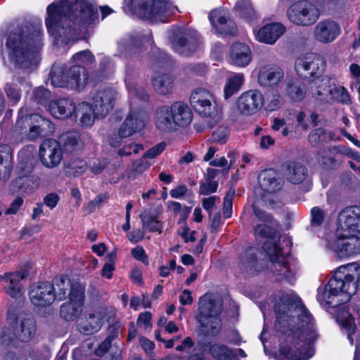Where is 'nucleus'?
<instances>
[{"label": "nucleus", "instance_id": "1", "mask_svg": "<svg viewBox=\"0 0 360 360\" xmlns=\"http://www.w3.org/2000/svg\"><path fill=\"white\" fill-rule=\"evenodd\" d=\"M275 310L276 330L292 340V347L279 349L282 360H308L314 355L311 345L318 337L311 314L297 297H284Z\"/></svg>", "mask_w": 360, "mask_h": 360}, {"label": "nucleus", "instance_id": "2", "mask_svg": "<svg viewBox=\"0 0 360 360\" xmlns=\"http://www.w3.org/2000/svg\"><path fill=\"white\" fill-rule=\"evenodd\" d=\"M46 25L58 41L68 44L80 33L98 22L97 6L87 0H58L47 7Z\"/></svg>", "mask_w": 360, "mask_h": 360}, {"label": "nucleus", "instance_id": "3", "mask_svg": "<svg viewBox=\"0 0 360 360\" xmlns=\"http://www.w3.org/2000/svg\"><path fill=\"white\" fill-rule=\"evenodd\" d=\"M360 281V266L356 263L339 267L326 287L319 292L321 304L335 308L349 302L357 292Z\"/></svg>", "mask_w": 360, "mask_h": 360}, {"label": "nucleus", "instance_id": "4", "mask_svg": "<svg viewBox=\"0 0 360 360\" xmlns=\"http://www.w3.org/2000/svg\"><path fill=\"white\" fill-rule=\"evenodd\" d=\"M41 31L32 25H25L6 37V48L8 57L15 65L28 68L37 63L41 46Z\"/></svg>", "mask_w": 360, "mask_h": 360}, {"label": "nucleus", "instance_id": "5", "mask_svg": "<svg viewBox=\"0 0 360 360\" xmlns=\"http://www.w3.org/2000/svg\"><path fill=\"white\" fill-rule=\"evenodd\" d=\"M326 65V60L322 56L315 53H307L296 59L295 69L301 78L314 81L323 74Z\"/></svg>", "mask_w": 360, "mask_h": 360}, {"label": "nucleus", "instance_id": "6", "mask_svg": "<svg viewBox=\"0 0 360 360\" xmlns=\"http://www.w3.org/2000/svg\"><path fill=\"white\" fill-rule=\"evenodd\" d=\"M336 235L340 237L360 238V207H348L339 213L337 219Z\"/></svg>", "mask_w": 360, "mask_h": 360}, {"label": "nucleus", "instance_id": "7", "mask_svg": "<svg viewBox=\"0 0 360 360\" xmlns=\"http://www.w3.org/2000/svg\"><path fill=\"white\" fill-rule=\"evenodd\" d=\"M319 16V9L308 1L295 2L287 10V17L289 20L297 25H313Z\"/></svg>", "mask_w": 360, "mask_h": 360}, {"label": "nucleus", "instance_id": "8", "mask_svg": "<svg viewBox=\"0 0 360 360\" xmlns=\"http://www.w3.org/2000/svg\"><path fill=\"white\" fill-rule=\"evenodd\" d=\"M136 14L153 22H165L167 18L168 4L166 0H132Z\"/></svg>", "mask_w": 360, "mask_h": 360}, {"label": "nucleus", "instance_id": "9", "mask_svg": "<svg viewBox=\"0 0 360 360\" xmlns=\"http://www.w3.org/2000/svg\"><path fill=\"white\" fill-rule=\"evenodd\" d=\"M169 37L174 51L182 55L193 53L199 45L197 32L190 29L175 28Z\"/></svg>", "mask_w": 360, "mask_h": 360}, {"label": "nucleus", "instance_id": "10", "mask_svg": "<svg viewBox=\"0 0 360 360\" xmlns=\"http://www.w3.org/2000/svg\"><path fill=\"white\" fill-rule=\"evenodd\" d=\"M25 122L29 126L27 136L30 140L49 136L54 131L51 122L37 114L27 115L25 118L22 117L17 121L16 126L21 128Z\"/></svg>", "mask_w": 360, "mask_h": 360}, {"label": "nucleus", "instance_id": "11", "mask_svg": "<svg viewBox=\"0 0 360 360\" xmlns=\"http://www.w3.org/2000/svg\"><path fill=\"white\" fill-rule=\"evenodd\" d=\"M117 94V91L112 88L99 90L94 94L91 105L94 108V115L97 117H105L113 109Z\"/></svg>", "mask_w": 360, "mask_h": 360}, {"label": "nucleus", "instance_id": "12", "mask_svg": "<svg viewBox=\"0 0 360 360\" xmlns=\"http://www.w3.org/2000/svg\"><path fill=\"white\" fill-rule=\"evenodd\" d=\"M264 103L262 93L257 89H250L241 94L237 100V110L244 116L255 115L261 110Z\"/></svg>", "mask_w": 360, "mask_h": 360}, {"label": "nucleus", "instance_id": "13", "mask_svg": "<svg viewBox=\"0 0 360 360\" xmlns=\"http://www.w3.org/2000/svg\"><path fill=\"white\" fill-rule=\"evenodd\" d=\"M190 101L194 110L201 116L213 117L217 113L213 96L206 89H198L193 91Z\"/></svg>", "mask_w": 360, "mask_h": 360}, {"label": "nucleus", "instance_id": "14", "mask_svg": "<svg viewBox=\"0 0 360 360\" xmlns=\"http://www.w3.org/2000/svg\"><path fill=\"white\" fill-rule=\"evenodd\" d=\"M29 295L31 303L41 308L50 306L56 300L53 285L47 281L33 284Z\"/></svg>", "mask_w": 360, "mask_h": 360}, {"label": "nucleus", "instance_id": "15", "mask_svg": "<svg viewBox=\"0 0 360 360\" xmlns=\"http://www.w3.org/2000/svg\"><path fill=\"white\" fill-rule=\"evenodd\" d=\"M146 118V115L141 108H131L119 129V136L127 138L141 131L145 127Z\"/></svg>", "mask_w": 360, "mask_h": 360}, {"label": "nucleus", "instance_id": "16", "mask_svg": "<svg viewBox=\"0 0 360 360\" xmlns=\"http://www.w3.org/2000/svg\"><path fill=\"white\" fill-rule=\"evenodd\" d=\"M39 156L45 167L53 168L58 166L63 158L60 143L52 139L44 140L39 148Z\"/></svg>", "mask_w": 360, "mask_h": 360}, {"label": "nucleus", "instance_id": "17", "mask_svg": "<svg viewBox=\"0 0 360 360\" xmlns=\"http://www.w3.org/2000/svg\"><path fill=\"white\" fill-rule=\"evenodd\" d=\"M7 323L15 331L18 339L22 342L30 341L35 335L37 325L34 319L32 316L23 318L18 323L15 316L9 314Z\"/></svg>", "mask_w": 360, "mask_h": 360}, {"label": "nucleus", "instance_id": "18", "mask_svg": "<svg viewBox=\"0 0 360 360\" xmlns=\"http://www.w3.org/2000/svg\"><path fill=\"white\" fill-rule=\"evenodd\" d=\"M27 276L25 271H20L0 276V281L4 282V289L6 294L12 298L18 299L22 295L23 287L21 281Z\"/></svg>", "mask_w": 360, "mask_h": 360}, {"label": "nucleus", "instance_id": "19", "mask_svg": "<svg viewBox=\"0 0 360 360\" xmlns=\"http://www.w3.org/2000/svg\"><path fill=\"white\" fill-rule=\"evenodd\" d=\"M340 33L339 25L330 20H321L318 22L314 30L315 39L321 43H330Z\"/></svg>", "mask_w": 360, "mask_h": 360}, {"label": "nucleus", "instance_id": "20", "mask_svg": "<svg viewBox=\"0 0 360 360\" xmlns=\"http://www.w3.org/2000/svg\"><path fill=\"white\" fill-rule=\"evenodd\" d=\"M332 249L340 257H347L360 252V239L356 236H338Z\"/></svg>", "mask_w": 360, "mask_h": 360}, {"label": "nucleus", "instance_id": "21", "mask_svg": "<svg viewBox=\"0 0 360 360\" xmlns=\"http://www.w3.org/2000/svg\"><path fill=\"white\" fill-rule=\"evenodd\" d=\"M169 105H162L154 111L153 121L155 127L164 133L176 131Z\"/></svg>", "mask_w": 360, "mask_h": 360}, {"label": "nucleus", "instance_id": "22", "mask_svg": "<svg viewBox=\"0 0 360 360\" xmlns=\"http://www.w3.org/2000/svg\"><path fill=\"white\" fill-rule=\"evenodd\" d=\"M20 175L15 178L10 186V191L13 193L27 194L34 190V179L29 176L32 171L31 166L25 168L22 163L20 165Z\"/></svg>", "mask_w": 360, "mask_h": 360}, {"label": "nucleus", "instance_id": "23", "mask_svg": "<svg viewBox=\"0 0 360 360\" xmlns=\"http://www.w3.org/2000/svg\"><path fill=\"white\" fill-rule=\"evenodd\" d=\"M282 172L286 180L292 184L302 183L308 176V169L300 162L289 160L282 165Z\"/></svg>", "mask_w": 360, "mask_h": 360}, {"label": "nucleus", "instance_id": "24", "mask_svg": "<svg viewBox=\"0 0 360 360\" xmlns=\"http://www.w3.org/2000/svg\"><path fill=\"white\" fill-rule=\"evenodd\" d=\"M198 310L195 318L219 316L222 311L221 301L211 294H205L199 299Z\"/></svg>", "mask_w": 360, "mask_h": 360}, {"label": "nucleus", "instance_id": "25", "mask_svg": "<svg viewBox=\"0 0 360 360\" xmlns=\"http://www.w3.org/2000/svg\"><path fill=\"white\" fill-rule=\"evenodd\" d=\"M68 84L67 88L82 91L83 90L89 79V72L82 65H72L67 70Z\"/></svg>", "mask_w": 360, "mask_h": 360}, {"label": "nucleus", "instance_id": "26", "mask_svg": "<svg viewBox=\"0 0 360 360\" xmlns=\"http://www.w3.org/2000/svg\"><path fill=\"white\" fill-rule=\"evenodd\" d=\"M169 106L176 130L180 127H187L191 122L193 113L191 109L186 103L176 101Z\"/></svg>", "mask_w": 360, "mask_h": 360}, {"label": "nucleus", "instance_id": "27", "mask_svg": "<svg viewBox=\"0 0 360 360\" xmlns=\"http://www.w3.org/2000/svg\"><path fill=\"white\" fill-rule=\"evenodd\" d=\"M231 63L238 67H245L252 60V51L250 47L241 42L234 43L230 49Z\"/></svg>", "mask_w": 360, "mask_h": 360}, {"label": "nucleus", "instance_id": "28", "mask_svg": "<svg viewBox=\"0 0 360 360\" xmlns=\"http://www.w3.org/2000/svg\"><path fill=\"white\" fill-rule=\"evenodd\" d=\"M261 188L267 193H275L282 188L283 181L273 169L262 171L258 176Z\"/></svg>", "mask_w": 360, "mask_h": 360}, {"label": "nucleus", "instance_id": "29", "mask_svg": "<svg viewBox=\"0 0 360 360\" xmlns=\"http://www.w3.org/2000/svg\"><path fill=\"white\" fill-rule=\"evenodd\" d=\"M284 72L278 67H264L258 74L257 81L262 86H277L283 79Z\"/></svg>", "mask_w": 360, "mask_h": 360}, {"label": "nucleus", "instance_id": "30", "mask_svg": "<svg viewBox=\"0 0 360 360\" xmlns=\"http://www.w3.org/2000/svg\"><path fill=\"white\" fill-rule=\"evenodd\" d=\"M51 114L58 119H64L70 117L75 111L74 102L69 98H60L51 101L49 105Z\"/></svg>", "mask_w": 360, "mask_h": 360}, {"label": "nucleus", "instance_id": "31", "mask_svg": "<svg viewBox=\"0 0 360 360\" xmlns=\"http://www.w3.org/2000/svg\"><path fill=\"white\" fill-rule=\"evenodd\" d=\"M105 315V309L101 308L98 311L89 314L87 319L78 326L79 331L85 335H89L98 332L103 324V318Z\"/></svg>", "mask_w": 360, "mask_h": 360}, {"label": "nucleus", "instance_id": "32", "mask_svg": "<svg viewBox=\"0 0 360 360\" xmlns=\"http://www.w3.org/2000/svg\"><path fill=\"white\" fill-rule=\"evenodd\" d=\"M285 32V27L280 23L268 24L262 27L257 34L259 41L274 44Z\"/></svg>", "mask_w": 360, "mask_h": 360}, {"label": "nucleus", "instance_id": "33", "mask_svg": "<svg viewBox=\"0 0 360 360\" xmlns=\"http://www.w3.org/2000/svg\"><path fill=\"white\" fill-rule=\"evenodd\" d=\"M174 79L167 72L155 71L152 76V84L155 91L161 95H166L172 92Z\"/></svg>", "mask_w": 360, "mask_h": 360}, {"label": "nucleus", "instance_id": "34", "mask_svg": "<svg viewBox=\"0 0 360 360\" xmlns=\"http://www.w3.org/2000/svg\"><path fill=\"white\" fill-rule=\"evenodd\" d=\"M200 324L202 333L207 337L217 336L221 329V321L219 316L195 318Z\"/></svg>", "mask_w": 360, "mask_h": 360}, {"label": "nucleus", "instance_id": "35", "mask_svg": "<svg viewBox=\"0 0 360 360\" xmlns=\"http://www.w3.org/2000/svg\"><path fill=\"white\" fill-rule=\"evenodd\" d=\"M205 347H207L208 354L217 360L236 359V354L235 352L225 345L208 342L205 345Z\"/></svg>", "mask_w": 360, "mask_h": 360}, {"label": "nucleus", "instance_id": "36", "mask_svg": "<svg viewBox=\"0 0 360 360\" xmlns=\"http://www.w3.org/2000/svg\"><path fill=\"white\" fill-rule=\"evenodd\" d=\"M334 79L328 76L323 77L320 83L312 90V96L322 103H330V96Z\"/></svg>", "mask_w": 360, "mask_h": 360}, {"label": "nucleus", "instance_id": "37", "mask_svg": "<svg viewBox=\"0 0 360 360\" xmlns=\"http://www.w3.org/2000/svg\"><path fill=\"white\" fill-rule=\"evenodd\" d=\"M258 250L254 248H249L242 254L240 259V269L247 273L253 274L259 271L257 254Z\"/></svg>", "mask_w": 360, "mask_h": 360}, {"label": "nucleus", "instance_id": "38", "mask_svg": "<svg viewBox=\"0 0 360 360\" xmlns=\"http://www.w3.org/2000/svg\"><path fill=\"white\" fill-rule=\"evenodd\" d=\"M68 77L65 65L60 62L55 63L50 72V81L56 87L67 88Z\"/></svg>", "mask_w": 360, "mask_h": 360}, {"label": "nucleus", "instance_id": "39", "mask_svg": "<svg viewBox=\"0 0 360 360\" xmlns=\"http://www.w3.org/2000/svg\"><path fill=\"white\" fill-rule=\"evenodd\" d=\"M76 116L79 117L81 125L89 127L94 122V118L96 117L94 114V108L88 103H82L78 105L76 108Z\"/></svg>", "mask_w": 360, "mask_h": 360}, {"label": "nucleus", "instance_id": "40", "mask_svg": "<svg viewBox=\"0 0 360 360\" xmlns=\"http://www.w3.org/2000/svg\"><path fill=\"white\" fill-rule=\"evenodd\" d=\"M334 137L335 134L333 131L323 128H317L309 133L308 141L311 146L317 147L321 144L330 142Z\"/></svg>", "mask_w": 360, "mask_h": 360}, {"label": "nucleus", "instance_id": "41", "mask_svg": "<svg viewBox=\"0 0 360 360\" xmlns=\"http://www.w3.org/2000/svg\"><path fill=\"white\" fill-rule=\"evenodd\" d=\"M51 283L54 288L56 300H63L67 297L72 283L68 276L63 275L54 278Z\"/></svg>", "mask_w": 360, "mask_h": 360}, {"label": "nucleus", "instance_id": "42", "mask_svg": "<svg viewBox=\"0 0 360 360\" xmlns=\"http://www.w3.org/2000/svg\"><path fill=\"white\" fill-rule=\"evenodd\" d=\"M244 79V75L243 73H237L233 76L229 77L226 79L224 88V98L229 99L236 94L240 89Z\"/></svg>", "mask_w": 360, "mask_h": 360}, {"label": "nucleus", "instance_id": "43", "mask_svg": "<svg viewBox=\"0 0 360 360\" xmlns=\"http://www.w3.org/2000/svg\"><path fill=\"white\" fill-rule=\"evenodd\" d=\"M143 39L139 36H130L128 38L122 39L119 43V49L121 52L129 55L139 53L141 50V43Z\"/></svg>", "mask_w": 360, "mask_h": 360}, {"label": "nucleus", "instance_id": "44", "mask_svg": "<svg viewBox=\"0 0 360 360\" xmlns=\"http://www.w3.org/2000/svg\"><path fill=\"white\" fill-rule=\"evenodd\" d=\"M333 153H335L333 147H325L319 150L317 160L320 166L324 169H330L340 165L339 161L330 155Z\"/></svg>", "mask_w": 360, "mask_h": 360}, {"label": "nucleus", "instance_id": "45", "mask_svg": "<svg viewBox=\"0 0 360 360\" xmlns=\"http://www.w3.org/2000/svg\"><path fill=\"white\" fill-rule=\"evenodd\" d=\"M82 304L68 301L60 306V316L68 321L75 320L82 313Z\"/></svg>", "mask_w": 360, "mask_h": 360}, {"label": "nucleus", "instance_id": "46", "mask_svg": "<svg viewBox=\"0 0 360 360\" xmlns=\"http://www.w3.org/2000/svg\"><path fill=\"white\" fill-rule=\"evenodd\" d=\"M79 136L77 131H68L61 134L58 143H60V148L63 146L65 152L72 153L78 146Z\"/></svg>", "mask_w": 360, "mask_h": 360}, {"label": "nucleus", "instance_id": "47", "mask_svg": "<svg viewBox=\"0 0 360 360\" xmlns=\"http://www.w3.org/2000/svg\"><path fill=\"white\" fill-rule=\"evenodd\" d=\"M271 268L275 275L281 276L280 280L285 279L290 283L293 281L294 274L290 270L283 258L273 262Z\"/></svg>", "mask_w": 360, "mask_h": 360}, {"label": "nucleus", "instance_id": "48", "mask_svg": "<svg viewBox=\"0 0 360 360\" xmlns=\"http://www.w3.org/2000/svg\"><path fill=\"white\" fill-rule=\"evenodd\" d=\"M142 222V229L145 231L148 230L151 232H162V223L156 217L151 216L148 212H143L140 214Z\"/></svg>", "mask_w": 360, "mask_h": 360}, {"label": "nucleus", "instance_id": "49", "mask_svg": "<svg viewBox=\"0 0 360 360\" xmlns=\"http://www.w3.org/2000/svg\"><path fill=\"white\" fill-rule=\"evenodd\" d=\"M338 102L345 105H350L352 100L347 90L343 86H336L334 84L330 96V103Z\"/></svg>", "mask_w": 360, "mask_h": 360}, {"label": "nucleus", "instance_id": "50", "mask_svg": "<svg viewBox=\"0 0 360 360\" xmlns=\"http://www.w3.org/2000/svg\"><path fill=\"white\" fill-rule=\"evenodd\" d=\"M310 214V224L307 226V230L314 232L322 226L325 219L326 212L319 207H314L311 210Z\"/></svg>", "mask_w": 360, "mask_h": 360}, {"label": "nucleus", "instance_id": "51", "mask_svg": "<svg viewBox=\"0 0 360 360\" xmlns=\"http://www.w3.org/2000/svg\"><path fill=\"white\" fill-rule=\"evenodd\" d=\"M86 169V163L80 159H74L70 161L65 167V172L69 176H77L83 174Z\"/></svg>", "mask_w": 360, "mask_h": 360}, {"label": "nucleus", "instance_id": "52", "mask_svg": "<svg viewBox=\"0 0 360 360\" xmlns=\"http://www.w3.org/2000/svg\"><path fill=\"white\" fill-rule=\"evenodd\" d=\"M337 321L343 328L347 330L348 337L350 338V335L355 330V326L354 323V319L349 313L346 307H343L342 311L337 314Z\"/></svg>", "mask_w": 360, "mask_h": 360}, {"label": "nucleus", "instance_id": "53", "mask_svg": "<svg viewBox=\"0 0 360 360\" xmlns=\"http://www.w3.org/2000/svg\"><path fill=\"white\" fill-rule=\"evenodd\" d=\"M235 8L241 17L244 18L252 20L256 17V12L250 0H240L237 1Z\"/></svg>", "mask_w": 360, "mask_h": 360}, {"label": "nucleus", "instance_id": "54", "mask_svg": "<svg viewBox=\"0 0 360 360\" xmlns=\"http://www.w3.org/2000/svg\"><path fill=\"white\" fill-rule=\"evenodd\" d=\"M210 20L217 30L219 26L226 24L231 20L229 16V13L224 9H214L211 11L209 15Z\"/></svg>", "mask_w": 360, "mask_h": 360}, {"label": "nucleus", "instance_id": "55", "mask_svg": "<svg viewBox=\"0 0 360 360\" xmlns=\"http://www.w3.org/2000/svg\"><path fill=\"white\" fill-rule=\"evenodd\" d=\"M85 287L79 283H72L71 288L68 292L69 301L74 302L83 305L84 298Z\"/></svg>", "mask_w": 360, "mask_h": 360}, {"label": "nucleus", "instance_id": "56", "mask_svg": "<svg viewBox=\"0 0 360 360\" xmlns=\"http://www.w3.org/2000/svg\"><path fill=\"white\" fill-rule=\"evenodd\" d=\"M17 340L18 339L15 335V331L9 325L2 330L0 335V343L3 347H9L15 346Z\"/></svg>", "mask_w": 360, "mask_h": 360}, {"label": "nucleus", "instance_id": "57", "mask_svg": "<svg viewBox=\"0 0 360 360\" xmlns=\"http://www.w3.org/2000/svg\"><path fill=\"white\" fill-rule=\"evenodd\" d=\"M287 94L293 101H300L304 98L305 91L298 83L288 82L287 84Z\"/></svg>", "mask_w": 360, "mask_h": 360}, {"label": "nucleus", "instance_id": "58", "mask_svg": "<svg viewBox=\"0 0 360 360\" xmlns=\"http://www.w3.org/2000/svg\"><path fill=\"white\" fill-rule=\"evenodd\" d=\"M264 250L269 255L271 263L283 258L281 248L275 243L266 242L263 245Z\"/></svg>", "mask_w": 360, "mask_h": 360}, {"label": "nucleus", "instance_id": "59", "mask_svg": "<svg viewBox=\"0 0 360 360\" xmlns=\"http://www.w3.org/2000/svg\"><path fill=\"white\" fill-rule=\"evenodd\" d=\"M143 150V147L141 144L136 143L131 140H129L123 147L118 150V155L121 157L129 156L132 153L137 154Z\"/></svg>", "mask_w": 360, "mask_h": 360}, {"label": "nucleus", "instance_id": "60", "mask_svg": "<svg viewBox=\"0 0 360 360\" xmlns=\"http://www.w3.org/2000/svg\"><path fill=\"white\" fill-rule=\"evenodd\" d=\"M266 108L269 110L278 109L281 105V96L277 93H269L266 96Z\"/></svg>", "mask_w": 360, "mask_h": 360}, {"label": "nucleus", "instance_id": "61", "mask_svg": "<svg viewBox=\"0 0 360 360\" xmlns=\"http://www.w3.org/2000/svg\"><path fill=\"white\" fill-rule=\"evenodd\" d=\"M235 195V190L230 189L226 194L224 199L223 212L224 217L229 218L232 213L233 199Z\"/></svg>", "mask_w": 360, "mask_h": 360}, {"label": "nucleus", "instance_id": "62", "mask_svg": "<svg viewBox=\"0 0 360 360\" xmlns=\"http://www.w3.org/2000/svg\"><path fill=\"white\" fill-rule=\"evenodd\" d=\"M5 92L12 104H15L20 101V91L16 85L12 84H7L5 88Z\"/></svg>", "mask_w": 360, "mask_h": 360}, {"label": "nucleus", "instance_id": "63", "mask_svg": "<svg viewBox=\"0 0 360 360\" xmlns=\"http://www.w3.org/2000/svg\"><path fill=\"white\" fill-rule=\"evenodd\" d=\"M276 231L269 225L261 224L255 228V233L262 238H273Z\"/></svg>", "mask_w": 360, "mask_h": 360}, {"label": "nucleus", "instance_id": "64", "mask_svg": "<svg viewBox=\"0 0 360 360\" xmlns=\"http://www.w3.org/2000/svg\"><path fill=\"white\" fill-rule=\"evenodd\" d=\"M216 31L224 36H235L237 34V27L233 20H229L226 24L220 25Z\"/></svg>", "mask_w": 360, "mask_h": 360}]
</instances>
